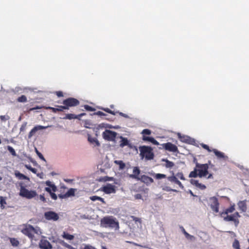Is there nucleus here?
Returning <instances> with one entry per match:
<instances>
[{
	"mask_svg": "<svg viewBox=\"0 0 249 249\" xmlns=\"http://www.w3.org/2000/svg\"><path fill=\"white\" fill-rule=\"evenodd\" d=\"M101 225L105 228H110L117 230L119 229V222L112 216L104 217L101 220Z\"/></svg>",
	"mask_w": 249,
	"mask_h": 249,
	"instance_id": "f257e3e1",
	"label": "nucleus"
},
{
	"mask_svg": "<svg viewBox=\"0 0 249 249\" xmlns=\"http://www.w3.org/2000/svg\"><path fill=\"white\" fill-rule=\"evenodd\" d=\"M140 153V155L142 159L144 158L146 160H151L154 158V153H153V149L148 146H141L139 147Z\"/></svg>",
	"mask_w": 249,
	"mask_h": 249,
	"instance_id": "f03ea898",
	"label": "nucleus"
},
{
	"mask_svg": "<svg viewBox=\"0 0 249 249\" xmlns=\"http://www.w3.org/2000/svg\"><path fill=\"white\" fill-rule=\"evenodd\" d=\"M19 195L28 199H31L35 197L37 194L35 191H29L26 189L24 186L20 187Z\"/></svg>",
	"mask_w": 249,
	"mask_h": 249,
	"instance_id": "7ed1b4c3",
	"label": "nucleus"
},
{
	"mask_svg": "<svg viewBox=\"0 0 249 249\" xmlns=\"http://www.w3.org/2000/svg\"><path fill=\"white\" fill-rule=\"evenodd\" d=\"M196 167L197 168L198 175L199 178H202L207 176L208 174V169L209 168L207 164H196Z\"/></svg>",
	"mask_w": 249,
	"mask_h": 249,
	"instance_id": "20e7f679",
	"label": "nucleus"
},
{
	"mask_svg": "<svg viewBox=\"0 0 249 249\" xmlns=\"http://www.w3.org/2000/svg\"><path fill=\"white\" fill-rule=\"evenodd\" d=\"M79 102L76 99L73 98H69L63 101L64 107H61L64 109H68L70 107L76 106L79 105Z\"/></svg>",
	"mask_w": 249,
	"mask_h": 249,
	"instance_id": "39448f33",
	"label": "nucleus"
},
{
	"mask_svg": "<svg viewBox=\"0 0 249 249\" xmlns=\"http://www.w3.org/2000/svg\"><path fill=\"white\" fill-rule=\"evenodd\" d=\"M22 227L21 232L29 238L33 239L34 237L33 234V226L30 224H24Z\"/></svg>",
	"mask_w": 249,
	"mask_h": 249,
	"instance_id": "423d86ee",
	"label": "nucleus"
},
{
	"mask_svg": "<svg viewBox=\"0 0 249 249\" xmlns=\"http://www.w3.org/2000/svg\"><path fill=\"white\" fill-rule=\"evenodd\" d=\"M117 133L110 130L106 129L102 134L103 138L107 141L115 142Z\"/></svg>",
	"mask_w": 249,
	"mask_h": 249,
	"instance_id": "0eeeda50",
	"label": "nucleus"
},
{
	"mask_svg": "<svg viewBox=\"0 0 249 249\" xmlns=\"http://www.w3.org/2000/svg\"><path fill=\"white\" fill-rule=\"evenodd\" d=\"M209 202L212 210L215 213H218L219 204L217 198L214 196L211 197L209 199Z\"/></svg>",
	"mask_w": 249,
	"mask_h": 249,
	"instance_id": "6e6552de",
	"label": "nucleus"
},
{
	"mask_svg": "<svg viewBox=\"0 0 249 249\" xmlns=\"http://www.w3.org/2000/svg\"><path fill=\"white\" fill-rule=\"evenodd\" d=\"M44 217L48 220L57 221L59 219L57 213L53 211L45 212Z\"/></svg>",
	"mask_w": 249,
	"mask_h": 249,
	"instance_id": "1a4fd4ad",
	"label": "nucleus"
},
{
	"mask_svg": "<svg viewBox=\"0 0 249 249\" xmlns=\"http://www.w3.org/2000/svg\"><path fill=\"white\" fill-rule=\"evenodd\" d=\"M51 125L48 126H42L40 125H37L35 126L29 132L28 134V138L29 139L31 138L32 136L38 130H41L42 129H46L48 127H51Z\"/></svg>",
	"mask_w": 249,
	"mask_h": 249,
	"instance_id": "9d476101",
	"label": "nucleus"
},
{
	"mask_svg": "<svg viewBox=\"0 0 249 249\" xmlns=\"http://www.w3.org/2000/svg\"><path fill=\"white\" fill-rule=\"evenodd\" d=\"M115 187L111 184H107L103 187L102 190L106 194H111L115 193Z\"/></svg>",
	"mask_w": 249,
	"mask_h": 249,
	"instance_id": "9b49d317",
	"label": "nucleus"
},
{
	"mask_svg": "<svg viewBox=\"0 0 249 249\" xmlns=\"http://www.w3.org/2000/svg\"><path fill=\"white\" fill-rule=\"evenodd\" d=\"M39 247L41 249H52V245L47 240H41L39 244Z\"/></svg>",
	"mask_w": 249,
	"mask_h": 249,
	"instance_id": "f8f14e48",
	"label": "nucleus"
},
{
	"mask_svg": "<svg viewBox=\"0 0 249 249\" xmlns=\"http://www.w3.org/2000/svg\"><path fill=\"white\" fill-rule=\"evenodd\" d=\"M163 146L165 150L170 152H176L178 151L177 147L175 144L170 142H167L163 144Z\"/></svg>",
	"mask_w": 249,
	"mask_h": 249,
	"instance_id": "ddd939ff",
	"label": "nucleus"
},
{
	"mask_svg": "<svg viewBox=\"0 0 249 249\" xmlns=\"http://www.w3.org/2000/svg\"><path fill=\"white\" fill-rule=\"evenodd\" d=\"M141 173L140 169L138 167H133V174L129 175V177L131 178L136 179L138 180H140V178L139 177V174Z\"/></svg>",
	"mask_w": 249,
	"mask_h": 249,
	"instance_id": "4468645a",
	"label": "nucleus"
},
{
	"mask_svg": "<svg viewBox=\"0 0 249 249\" xmlns=\"http://www.w3.org/2000/svg\"><path fill=\"white\" fill-rule=\"evenodd\" d=\"M212 151L218 159H222L224 160H227L228 159V157L224 153L219 151L216 149H213Z\"/></svg>",
	"mask_w": 249,
	"mask_h": 249,
	"instance_id": "2eb2a0df",
	"label": "nucleus"
},
{
	"mask_svg": "<svg viewBox=\"0 0 249 249\" xmlns=\"http://www.w3.org/2000/svg\"><path fill=\"white\" fill-rule=\"evenodd\" d=\"M168 180L171 182H175V183L178 185V186L182 189L184 188L183 185L181 183L180 181H179L176 177L173 176L171 177H169L167 178Z\"/></svg>",
	"mask_w": 249,
	"mask_h": 249,
	"instance_id": "dca6fc26",
	"label": "nucleus"
},
{
	"mask_svg": "<svg viewBox=\"0 0 249 249\" xmlns=\"http://www.w3.org/2000/svg\"><path fill=\"white\" fill-rule=\"evenodd\" d=\"M190 182L192 184L196 185V187L202 190L205 189L206 188V186L204 185L199 183L197 180L191 179Z\"/></svg>",
	"mask_w": 249,
	"mask_h": 249,
	"instance_id": "f3484780",
	"label": "nucleus"
},
{
	"mask_svg": "<svg viewBox=\"0 0 249 249\" xmlns=\"http://www.w3.org/2000/svg\"><path fill=\"white\" fill-rule=\"evenodd\" d=\"M237 205L240 210H241L243 212H245L247 210V205L245 201H240Z\"/></svg>",
	"mask_w": 249,
	"mask_h": 249,
	"instance_id": "a211bd4d",
	"label": "nucleus"
},
{
	"mask_svg": "<svg viewBox=\"0 0 249 249\" xmlns=\"http://www.w3.org/2000/svg\"><path fill=\"white\" fill-rule=\"evenodd\" d=\"M119 138L121 140L120 143V146L121 147H124L125 146L129 145V142L127 138H124L123 136H120Z\"/></svg>",
	"mask_w": 249,
	"mask_h": 249,
	"instance_id": "6ab92c4d",
	"label": "nucleus"
},
{
	"mask_svg": "<svg viewBox=\"0 0 249 249\" xmlns=\"http://www.w3.org/2000/svg\"><path fill=\"white\" fill-rule=\"evenodd\" d=\"M235 210V205L233 204L229 208L226 209V210L221 213V215L223 216V215L228 214L229 213H232Z\"/></svg>",
	"mask_w": 249,
	"mask_h": 249,
	"instance_id": "aec40b11",
	"label": "nucleus"
},
{
	"mask_svg": "<svg viewBox=\"0 0 249 249\" xmlns=\"http://www.w3.org/2000/svg\"><path fill=\"white\" fill-rule=\"evenodd\" d=\"M178 136L180 139V140L185 142L190 143L192 142V139L188 136H181L180 134H178Z\"/></svg>",
	"mask_w": 249,
	"mask_h": 249,
	"instance_id": "412c9836",
	"label": "nucleus"
},
{
	"mask_svg": "<svg viewBox=\"0 0 249 249\" xmlns=\"http://www.w3.org/2000/svg\"><path fill=\"white\" fill-rule=\"evenodd\" d=\"M88 141L91 143H95L96 146H99L100 145L99 142L96 138H93L90 136H88Z\"/></svg>",
	"mask_w": 249,
	"mask_h": 249,
	"instance_id": "4be33fe9",
	"label": "nucleus"
},
{
	"mask_svg": "<svg viewBox=\"0 0 249 249\" xmlns=\"http://www.w3.org/2000/svg\"><path fill=\"white\" fill-rule=\"evenodd\" d=\"M112 127H113V126L110 124H105V123H101L97 125L96 128L97 129H102L104 128H112Z\"/></svg>",
	"mask_w": 249,
	"mask_h": 249,
	"instance_id": "5701e85b",
	"label": "nucleus"
},
{
	"mask_svg": "<svg viewBox=\"0 0 249 249\" xmlns=\"http://www.w3.org/2000/svg\"><path fill=\"white\" fill-rule=\"evenodd\" d=\"M45 183L47 186H48L52 188V190L53 192H55L56 191V190H57L56 186L54 184H53L50 181H49V180L46 181Z\"/></svg>",
	"mask_w": 249,
	"mask_h": 249,
	"instance_id": "b1692460",
	"label": "nucleus"
},
{
	"mask_svg": "<svg viewBox=\"0 0 249 249\" xmlns=\"http://www.w3.org/2000/svg\"><path fill=\"white\" fill-rule=\"evenodd\" d=\"M114 163L116 164H117L119 166V169L123 170L125 166V163L122 160H116L114 161Z\"/></svg>",
	"mask_w": 249,
	"mask_h": 249,
	"instance_id": "393cba45",
	"label": "nucleus"
},
{
	"mask_svg": "<svg viewBox=\"0 0 249 249\" xmlns=\"http://www.w3.org/2000/svg\"><path fill=\"white\" fill-rule=\"evenodd\" d=\"M15 175L16 176V177H17L18 179H28V180H29V178L26 176H25V175H24L23 174L19 173V172H16L15 173Z\"/></svg>",
	"mask_w": 249,
	"mask_h": 249,
	"instance_id": "a878e982",
	"label": "nucleus"
},
{
	"mask_svg": "<svg viewBox=\"0 0 249 249\" xmlns=\"http://www.w3.org/2000/svg\"><path fill=\"white\" fill-rule=\"evenodd\" d=\"M76 190L75 189L71 188L66 193L67 197L72 196H74L75 192Z\"/></svg>",
	"mask_w": 249,
	"mask_h": 249,
	"instance_id": "bb28decb",
	"label": "nucleus"
},
{
	"mask_svg": "<svg viewBox=\"0 0 249 249\" xmlns=\"http://www.w3.org/2000/svg\"><path fill=\"white\" fill-rule=\"evenodd\" d=\"M227 215L226 216H224V215H223V219L224 220V221H233L235 219V218H234L233 215H228V214H226Z\"/></svg>",
	"mask_w": 249,
	"mask_h": 249,
	"instance_id": "cd10ccee",
	"label": "nucleus"
},
{
	"mask_svg": "<svg viewBox=\"0 0 249 249\" xmlns=\"http://www.w3.org/2000/svg\"><path fill=\"white\" fill-rule=\"evenodd\" d=\"M62 237L67 240H72L74 239V236L71 234H69L65 232H64L62 235Z\"/></svg>",
	"mask_w": 249,
	"mask_h": 249,
	"instance_id": "c85d7f7f",
	"label": "nucleus"
},
{
	"mask_svg": "<svg viewBox=\"0 0 249 249\" xmlns=\"http://www.w3.org/2000/svg\"><path fill=\"white\" fill-rule=\"evenodd\" d=\"M90 199L92 201H95L96 200H99V201L102 202L104 203H105V202L104 201V199L103 198H102V197H101L100 196H90Z\"/></svg>",
	"mask_w": 249,
	"mask_h": 249,
	"instance_id": "c756f323",
	"label": "nucleus"
},
{
	"mask_svg": "<svg viewBox=\"0 0 249 249\" xmlns=\"http://www.w3.org/2000/svg\"><path fill=\"white\" fill-rule=\"evenodd\" d=\"M198 171L197 169L195 168L194 171L190 172L189 177L190 178H196L198 175Z\"/></svg>",
	"mask_w": 249,
	"mask_h": 249,
	"instance_id": "7c9ffc66",
	"label": "nucleus"
},
{
	"mask_svg": "<svg viewBox=\"0 0 249 249\" xmlns=\"http://www.w3.org/2000/svg\"><path fill=\"white\" fill-rule=\"evenodd\" d=\"M80 249H96L90 245L83 244L80 247Z\"/></svg>",
	"mask_w": 249,
	"mask_h": 249,
	"instance_id": "2f4dec72",
	"label": "nucleus"
},
{
	"mask_svg": "<svg viewBox=\"0 0 249 249\" xmlns=\"http://www.w3.org/2000/svg\"><path fill=\"white\" fill-rule=\"evenodd\" d=\"M185 236L186 239H187L188 240H189L190 241H194L196 240V237L193 235H190L188 232L185 233Z\"/></svg>",
	"mask_w": 249,
	"mask_h": 249,
	"instance_id": "473e14b6",
	"label": "nucleus"
},
{
	"mask_svg": "<svg viewBox=\"0 0 249 249\" xmlns=\"http://www.w3.org/2000/svg\"><path fill=\"white\" fill-rule=\"evenodd\" d=\"M163 161H165V166L167 168H172L174 165V164L173 162L170 161L168 160H163Z\"/></svg>",
	"mask_w": 249,
	"mask_h": 249,
	"instance_id": "72a5a7b5",
	"label": "nucleus"
},
{
	"mask_svg": "<svg viewBox=\"0 0 249 249\" xmlns=\"http://www.w3.org/2000/svg\"><path fill=\"white\" fill-rule=\"evenodd\" d=\"M77 118V116L72 114H66V116L64 118V119L69 120Z\"/></svg>",
	"mask_w": 249,
	"mask_h": 249,
	"instance_id": "f704fd0d",
	"label": "nucleus"
},
{
	"mask_svg": "<svg viewBox=\"0 0 249 249\" xmlns=\"http://www.w3.org/2000/svg\"><path fill=\"white\" fill-rule=\"evenodd\" d=\"M18 102L20 103H25L27 102V98L25 95H22L20 97H18L17 99Z\"/></svg>",
	"mask_w": 249,
	"mask_h": 249,
	"instance_id": "c9c22d12",
	"label": "nucleus"
},
{
	"mask_svg": "<svg viewBox=\"0 0 249 249\" xmlns=\"http://www.w3.org/2000/svg\"><path fill=\"white\" fill-rule=\"evenodd\" d=\"M0 207L2 209H3L4 208V205L6 204L5 198L3 197V196L0 197Z\"/></svg>",
	"mask_w": 249,
	"mask_h": 249,
	"instance_id": "e433bc0d",
	"label": "nucleus"
},
{
	"mask_svg": "<svg viewBox=\"0 0 249 249\" xmlns=\"http://www.w3.org/2000/svg\"><path fill=\"white\" fill-rule=\"evenodd\" d=\"M232 247L235 249H240L239 242L237 239H235L233 244Z\"/></svg>",
	"mask_w": 249,
	"mask_h": 249,
	"instance_id": "4c0bfd02",
	"label": "nucleus"
},
{
	"mask_svg": "<svg viewBox=\"0 0 249 249\" xmlns=\"http://www.w3.org/2000/svg\"><path fill=\"white\" fill-rule=\"evenodd\" d=\"M7 149L13 156H17L16 153L15 152L14 149L12 147L8 145V146H7Z\"/></svg>",
	"mask_w": 249,
	"mask_h": 249,
	"instance_id": "58836bf2",
	"label": "nucleus"
},
{
	"mask_svg": "<svg viewBox=\"0 0 249 249\" xmlns=\"http://www.w3.org/2000/svg\"><path fill=\"white\" fill-rule=\"evenodd\" d=\"M154 177L157 179H160L161 178H166V175L162 174H156L154 176Z\"/></svg>",
	"mask_w": 249,
	"mask_h": 249,
	"instance_id": "ea45409f",
	"label": "nucleus"
},
{
	"mask_svg": "<svg viewBox=\"0 0 249 249\" xmlns=\"http://www.w3.org/2000/svg\"><path fill=\"white\" fill-rule=\"evenodd\" d=\"M35 152L40 159L46 161V160L44 158L43 156L42 155V154L38 151L36 148H35Z\"/></svg>",
	"mask_w": 249,
	"mask_h": 249,
	"instance_id": "a19ab883",
	"label": "nucleus"
},
{
	"mask_svg": "<svg viewBox=\"0 0 249 249\" xmlns=\"http://www.w3.org/2000/svg\"><path fill=\"white\" fill-rule=\"evenodd\" d=\"M36 233L37 234H40L41 233L40 229L38 227L34 228L33 227V234Z\"/></svg>",
	"mask_w": 249,
	"mask_h": 249,
	"instance_id": "79ce46f5",
	"label": "nucleus"
},
{
	"mask_svg": "<svg viewBox=\"0 0 249 249\" xmlns=\"http://www.w3.org/2000/svg\"><path fill=\"white\" fill-rule=\"evenodd\" d=\"M27 124V123L26 122H24L22 124V125L20 128V132H23V131H25Z\"/></svg>",
	"mask_w": 249,
	"mask_h": 249,
	"instance_id": "37998d69",
	"label": "nucleus"
},
{
	"mask_svg": "<svg viewBox=\"0 0 249 249\" xmlns=\"http://www.w3.org/2000/svg\"><path fill=\"white\" fill-rule=\"evenodd\" d=\"M0 119L2 121L5 122L10 119V117L8 115H1Z\"/></svg>",
	"mask_w": 249,
	"mask_h": 249,
	"instance_id": "c03bdc74",
	"label": "nucleus"
},
{
	"mask_svg": "<svg viewBox=\"0 0 249 249\" xmlns=\"http://www.w3.org/2000/svg\"><path fill=\"white\" fill-rule=\"evenodd\" d=\"M154 138L150 137H147L145 136H143L142 137V140L144 141H148L149 142H152L153 139Z\"/></svg>",
	"mask_w": 249,
	"mask_h": 249,
	"instance_id": "a18cd8bd",
	"label": "nucleus"
},
{
	"mask_svg": "<svg viewBox=\"0 0 249 249\" xmlns=\"http://www.w3.org/2000/svg\"><path fill=\"white\" fill-rule=\"evenodd\" d=\"M25 167L27 169H29L33 173L36 174L37 170L35 168H32L30 165H25Z\"/></svg>",
	"mask_w": 249,
	"mask_h": 249,
	"instance_id": "49530a36",
	"label": "nucleus"
},
{
	"mask_svg": "<svg viewBox=\"0 0 249 249\" xmlns=\"http://www.w3.org/2000/svg\"><path fill=\"white\" fill-rule=\"evenodd\" d=\"M151 133V131L148 129H143L142 132V134L144 135H150Z\"/></svg>",
	"mask_w": 249,
	"mask_h": 249,
	"instance_id": "de8ad7c7",
	"label": "nucleus"
},
{
	"mask_svg": "<svg viewBox=\"0 0 249 249\" xmlns=\"http://www.w3.org/2000/svg\"><path fill=\"white\" fill-rule=\"evenodd\" d=\"M175 177H176L177 178H179L181 180H185V178L182 173H178V174H176V176Z\"/></svg>",
	"mask_w": 249,
	"mask_h": 249,
	"instance_id": "09e8293b",
	"label": "nucleus"
},
{
	"mask_svg": "<svg viewBox=\"0 0 249 249\" xmlns=\"http://www.w3.org/2000/svg\"><path fill=\"white\" fill-rule=\"evenodd\" d=\"M112 178H109L108 177H105L104 178H100L99 181H107L112 180Z\"/></svg>",
	"mask_w": 249,
	"mask_h": 249,
	"instance_id": "8fccbe9b",
	"label": "nucleus"
},
{
	"mask_svg": "<svg viewBox=\"0 0 249 249\" xmlns=\"http://www.w3.org/2000/svg\"><path fill=\"white\" fill-rule=\"evenodd\" d=\"M11 242L12 245L14 246H17L18 244V241L15 239H11Z\"/></svg>",
	"mask_w": 249,
	"mask_h": 249,
	"instance_id": "3c124183",
	"label": "nucleus"
},
{
	"mask_svg": "<svg viewBox=\"0 0 249 249\" xmlns=\"http://www.w3.org/2000/svg\"><path fill=\"white\" fill-rule=\"evenodd\" d=\"M201 145L203 148L207 150L209 152L213 151L212 150L210 149L209 147L207 144L202 143L201 144Z\"/></svg>",
	"mask_w": 249,
	"mask_h": 249,
	"instance_id": "603ef678",
	"label": "nucleus"
},
{
	"mask_svg": "<svg viewBox=\"0 0 249 249\" xmlns=\"http://www.w3.org/2000/svg\"><path fill=\"white\" fill-rule=\"evenodd\" d=\"M142 179H146L149 180L151 182H153V179L151 178L147 177L145 175H143L142 176Z\"/></svg>",
	"mask_w": 249,
	"mask_h": 249,
	"instance_id": "864d4df0",
	"label": "nucleus"
},
{
	"mask_svg": "<svg viewBox=\"0 0 249 249\" xmlns=\"http://www.w3.org/2000/svg\"><path fill=\"white\" fill-rule=\"evenodd\" d=\"M85 108L88 111H94L95 109L93 108L92 107L88 106V105H85Z\"/></svg>",
	"mask_w": 249,
	"mask_h": 249,
	"instance_id": "5fc2aeb1",
	"label": "nucleus"
},
{
	"mask_svg": "<svg viewBox=\"0 0 249 249\" xmlns=\"http://www.w3.org/2000/svg\"><path fill=\"white\" fill-rule=\"evenodd\" d=\"M50 196L52 199H53L54 200L57 199V196L55 194H54V193H52V192L51 193Z\"/></svg>",
	"mask_w": 249,
	"mask_h": 249,
	"instance_id": "6e6d98bb",
	"label": "nucleus"
},
{
	"mask_svg": "<svg viewBox=\"0 0 249 249\" xmlns=\"http://www.w3.org/2000/svg\"><path fill=\"white\" fill-rule=\"evenodd\" d=\"M134 197H135V199H142V196L140 194H137L135 195L134 196Z\"/></svg>",
	"mask_w": 249,
	"mask_h": 249,
	"instance_id": "4d7b16f0",
	"label": "nucleus"
},
{
	"mask_svg": "<svg viewBox=\"0 0 249 249\" xmlns=\"http://www.w3.org/2000/svg\"><path fill=\"white\" fill-rule=\"evenodd\" d=\"M65 246L69 249H76L74 248H73V247H72L71 246L67 243L65 244Z\"/></svg>",
	"mask_w": 249,
	"mask_h": 249,
	"instance_id": "13d9d810",
	"label": "nucleus"
},
{
	"mask_svg": "<svg viewBox=\"0 0 249 249\" xmlns=\"http://www.w3.org/2000/svg\"><path fill=\"white\" fill-rule=\"evenodd\" d=\"M58 197L61 199H63V198H67V196H66V194H64V195L60 194L58 195Z\"/></svg>",
	"mask_w": 249,
	"mask_h": 249,
	"instance_id": "bf43d9fd",
	"label": "nucleus"
},
{
	"mask_svg": "<svg viewBox=\"0 0 249 249\" xmlns=\"http://www.w3.org/2000/svg\"><path fill=\"white\" fill-rule=\"evenodd\" d=\"M119 115L124 117V118H129L128 116L126 114H124V113H122V112H119Z\"/></svg>",
	"mask_w": 249,
	"mask_h": 249,
	"instance_id": "052dcab7",
	"label": "nucleus"
},
{
	"mask_svg": "<svg viewBox=\"0 0 249 249\" xmlns=\"http://www.w3.org/2000/svg\"><path fill=\"white\" fill-rule=\"evenodd\" d=\"M96 114H97V115H98L99 116H105L106 115L104 112H103L102 111H99L97 112L96 113Z\"/></svg>",
	"mask_w": 249,
	"mask_h": 249,
	"instance_id": "680f3d73",
	"label": "nucleus"
},
{
	"mask_svg": "<svg viewBox=\"0 0 249 249\" xmlns=\"http://www.w3.org/2000/svg\"><path fill=\"white\" fill-rule=\"evenodd\" d=\"M232 215H233V216L234 218L240 217V215H239V213L238 212L235 213Z\"/></svg>",
	"mask_w": 249,
	"mask_h": 249,
	"instance_id": "e2e57ef3",
	"label": "nucleus"
},
{
	"mask_svg": "<svg viewBox=\"0 0 249 249\" xmlns=\"http://www.w3.org/2000/svg\"><path fill=\"white\" fill-rule=\"evenodd\" d=\"M151 143L156 145H158L159 144V142L157 141L156 140H155L154 138H153Z\"/></svg>",
	"mask_w": 249,
	"mask_h": 249,
	"instance_id": "0e129e2a",
	"label": "nucleus"
},
{
	"mask_svg": "<svg viewBox=\"0 0 249 249\" xmlns=\"http://www.w3.org/2000/svg\"><path fill=\"white\" fill-rule=\"evenodd\" d=\"M56 95L59 97H62V96H63V93L61 91H57Z\"/></svg>",
	"mask_w": 249,
	"mask_h": 249,
	"instance_id": "69168bd1",
	"label": "nucleus"
},
{
	"mask_svg": "<svg viewBox=\"0 0 249 249\" xmlns=\"http://www.w3.org/2000/svg\"><path fill=\"white\" fill-rule=\"evenodd\" d=\"M102 109L105 110V111H106L107 112H108V113H112V110H110L109 108H101Z\"/></svg>",
	"mask_w": 249,
	"mask_h": 249,
	"instance_id": "338daca9",
	"label": "nucleus"
},
{
	"mask_svg": "<svg viewBox=\"0 0 249 249\" xmlns=\"http://www.w3.org/2000/svg\"><path fill=\"white\" fill-rule=\"evenodd\" d=\"M39 198H40V199L43 201V202H45L46 201V198L44 197V196H42V195H40V196H39Z\"/></svg>",
	"mask_w": 249,
	"mask_h": 249,
	"instance_id": "774afa93",
	"label": "nucleus"
}]
</instances>
